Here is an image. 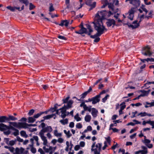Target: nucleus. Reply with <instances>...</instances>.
Masks as SVG:
<instances>
[{
  "label": "nucleus",
  "mask_w": 154,
  "mask_h": 154,
  "mask_svg": "<svg viewBox=\"0 0 154 154\" xmlns=\"http://www.w3.org/2000/svg\"><path fill=\"white\" fill-rule=\"evenodd\" d=\"M94 27L97 32L94 35H90L91 38H94L100 36L103 34L104 31H106L107 29H106L104 26L102 25V23H96L95 25H94Z\"/></svg>",
  "instance_id": "obj_1"
},
{
  "label": "nucleus",
  "mask_w": 154,
  "mask_h": 154,
  "mask_svg": "<svg viewBox=\"0 0 154 154\" xmlns=\"http://www.w3.org/2000/svg\"><path fill=\"white\" fill-rule=\"evenodd\" d=\"M106 11H103L98 12L97 13L95 17V20L92 23L95 25V23H102V25L103 26L102 23V20L104 19V17L106 16L105 12Z\"/></svg>",
  "instance_id": "obj_2"
},
{
  "label": "nucleus",
  "mask_w": 154,
  "mask_h": 154,
  "mask_svg": "<svg viewBox=\"0 0 154 154\" xmlns=\"http://www.w3.org/2000/svg\"><path fill=\"white\" fill-rule=\"evenodd\" d=\"M73 103V101L72 100H70L68 102L67 105H64L62 108L60 109V110H61V117L62 118H64L66 116V109L72 107V105Z\"/></svg>",
  "instance_id": "obj_3"
},
{
  "label": "nucleus",
  "mask_w": 154,
  "mask_h": 154,
  "mask_svg": "<svg viewBox=\"0 0 154 154\" xmlns=\"http://www.w3.org/2000/svg\"><path fill=\"white\" fill-rule=\"evenodd\" d=\"M86 27L87 29H88L89 32H88L87 31V29L83 26L82 25V27L79 31H75V33L79 34H83V33L87 34L88 35H91V33L93 32V30L91 28L90 25L87 24H86Z\"/></svg>",
  "instance_id": "obj_4"
},
{
  "label": "nucleus",
  "mask_w": 154,
  "mask_h": 154,
  "mask_svg": "<svg viewBox=\"0 0 154 154\" xmlns=\"http://www.w3.org/2000/svg\"><path fill=\"white\" fill-rule=\"evenodd\" d=\"M41 127L42 129L40 130L39 132V133L42 134H44L45 133H49L51 132L53 129L51 126H47L45 127V124L44 123H42L39 126V127Z\"/></svg>",
  "instance_id": "obj_5"
},
{
  "label": "nucleus",
  "mask_w": 154,
  "mask_h": 154,
  "mask_svg": "<svg viewBox=\"0 0 154 154\" xmlns=\"http://www.w3.org/2000/svg\"><path fill=\"white\" fill-rule=\"evenodd\" d=\"M142 53L145 56H150L152 54V53L150 52V48L148 46L143 48Z\"/></svg>",
  "instance_id": "obj_6"
},
{
  "label": "nucleus",
  "mask_w": 154,
  "mask_h": 154,
  "mask_svg": "<svg viewBox=\"0 0 154 154\" xmlns=\"http://www.w3.org/2000/svg\"><path fill=\"white\" fill-rule=\"evenodd\" d=\"M126 24H127L129 27L131 28L132 29L137 28L140 25L139 23H137V20L134 21L132 23V24H131L128 22Z\"/></svg>",
  "instance_id": "obj_7"
},
{
  "label": "nucleus",
  "mask_w": 154,
  "mask_h": 154,
  "mask_svg": "<svg viewBox=\"0 0 154 154\" xmlns=\"http://www.w3.org/2000/svg\"><path fill=\"white\" fill-rule=\"evenodd\" d=\"M135 11V8H132L128 12V17L131 20H132L133 19L134 14Z\"/></svg>",
  "instance_id": "obj_8"
},
{
  "label": "nucleus",
  "mask_w": 154,
  "mask_h": 154,
  "mask_svg": "<svg viewBox=\"0 0 154 154\" xmlns=\"http://www.w3.org/2000/svg\"><path fill=\"white\" fill-rule=\"evenodd\" d=\"M39 135L43 142V145L45 146L47 145L48 142L46 137L45 136V134L39 133Z\"/></svg>",
  "instance_id": "obj_9"
},
{
  "label": "nucleus",
  "mask_w": 154,
  "mask_h": 154,
  "mask_svg": "<svg viewBox=\"0 0 154 154\" xmlns=\"http://www.w3.org/2000/svg\"><path fill=\"white\" fill-rule=\"evenodd\" d=\"M150 140L146 138L144 139V140L142 141V142L145 144L149 148H151L152 147L153 145L152 144H149L150 143Z\"/></svg>",
  "instance_id": "obj_10"
},
{
  "label": "nucleus",
  "mask_w": 154,
  "mask_h": 154,
  "mask_svg": "<svg viewBox=\"0 0 154 154\" xmlns=\"http://www.w3.org/2000/svg\"><path fill=\"white\" fill-rule=\"evenodd\" d=\"M108 27H110L113 25L112 27H113L115 24V22L113 19H109L107 20L106 23Z\"/></svg>",
  "instance_id": "obj_11"
},
{
  "label": "nucleus",
  "mask_w": 154,
  "mask_h": 154,
  "mask_svg": "<svg viewBox=\"0 0 154 154\" xmlns=\"http://www.w3.org/2000/svg\"><path fill=\"white\" fill-rule=\"evenodd\" d=\"M141 147L143 149L145 150H139L136 151L135 152V154H139L140 153L141 154H146L147 153V151L146 147L143 146H142Z\"/></svg>",
  "instance_id": "obj_12"
},
{
  "label": "nucleus",
  "mask_w": 154,
  "mask_h": 154,
  "mask_svg": "<svg viewBox=\"0 0 154 154\" xmlns=\"http://www.w3.org/2000/svg\"><path fill=\"white\" fill-rule=\"evenodd\" d=\"M100 95H98L96 96L93 97V102L92 103L93 104H95L100 101Z\"/></svg>",
  "instance_id": "obj_13"
},
{
  "label": "nucleus",
  "mask_w": 154,
  "mask_h": 154,
  "mask_svg": "<svg viewBox=\"0 0 154 154\" xmlns=\"http://www.w3.org/2000/svg\"><path fill=\"white\" fill-rule=\"evenodd\" d=\"M28 124L25 122H18V128H28Z\"/></svg>",
  "instance_id": "obj_14"
},
{
  "label": "nucleus",
  "mask_w": 154,
  "mask_h": 154,
  "mask_svg": "<svg viewBox=\"0 0 154 154\" xmlns=\"http://www.w3.org/2000/svg\"><path fill=\"white\" fill-rule=\"evenodd\" d=\"M10 128L6 125L2 123H0V130L3 131L7 129H9Z\"/></svg>",
  "instance_id": "obj_15"
},
{
  "label": "nucleus",
  "mask_w": 154,
  "mask_h": 154,
  "mask_svg": "<svg viewBox=\"0 0 154 154\" xmlns=\"http://www.w3.org/2000/svg\"><path fill=\"white\" fill-rule=\"evenodd\" d=\"M131 4H132L133 5L136 7L135 8H137L140 5V1L139 0H133L130 2Z\"/></svg>",
  "instance_id": "obj_16"
},
{
  "label": "nucleus",
  "mask_w": 154,
  "mask_h": 154,
  "mask_svg": "<svg viewBox=\"0 0 154 154\" xmlns=\"http://www.w3.org/2000/svg\"><path fill=\"white\" fill-rule=\"evenodd\" d=\"M59 25L62 26L64 25L66 27H67L69 25V21L68 20H62Z\"/></svg>",
  "instance_id": "obj_17"
},
{
  "label": "nucleus",
  "mask_w": 154,
  "mask_h": 154,
  "mask_svg": "<svg viewBox=\"0 0 154 154\" xmlns=\"http://www.w3.org/2000/svg\"><path fill=\"white\" fill-rule=\"evenodd\" d=\"M10 129L15 131L13 133V134L14 136H16L19 134V133L18 130L12 126H10Z\"/></svg>",
  "instance_id": "obj_18"
},
{
  "label": "nucleus",
  "mask_w": 154,
  "mask_h": 154,
  "mask_svg": "<svg viewBox=\"0 0 154 154\" xmlns=\"http://www.w3.org/2000/svg\"><path fill=\"white\" fill-rule=\"evenodd\" d=\"M7 121V117L5 116H0V122H5Z\"/></svg>",
  "instance_id": "obj_19"
},
{
  "label": "nucleus",
  "mask_w": 154,
  "mask_h": 154,
  "mask_svg": "<svg viewBox=\"0 0 154 154\" xmlns=\"http://www.w3.org/2000/svg\"><path fill=\"white\" fill-rule=\"evenodd\" d=\"M92 110L91 114L92 116L94 117H96L97 116V113L98 112L97 110L94 108H92Z\"/></svg>",
  "instance_id": "obj_20"
},
{
  "label": "nucleus",
  "mask_w": 154,
  "mask_h": 154,
  "mask_svg": "<svg viewBox=\"0 0 154 154\" xmlns=\"http://www.w3.org/2000/svg\"><path fill=\"white\" fill-rule=\"evenodd\" d=\"M149 90L147 91L144 90H142L141 91V92H142V94L140 95V96H141V97H144L147 96L149 94Z\"/></svg>",
  "instance_id": "obj_21"
},
{
  "label": "nucleus",
  "mask_w": 154,
  "mask_h": 154,
  "mask_svg": "<svg viewBox=\"0 0 154 154\" xmlns=\"http://www.w3.org/2000/svg\"><path fill=\"white\" fill-rule=\"evenodd\" d=\"M8 117H7V121H15L16 120H17V118L16 117H15L13 116H11L10 115H8Z\"/></svg>",
  "instance_id": "obj_22"
},
{
  "label": "nucleus",
  "mask_w": 154,
  "mask_h": 154,
  "mask_svg": "<svg viewBox=\"0 0 154 154\" xmlns=\"http://www.w3.org/2000/svg\"><path fill=\"white\" fill-rule=\"evenodd\" d=\"M146 105H145V107L146 108L154 106V102H152L150 103H149L148 102H146Z\"/></svg>",
  "instance_id": "obj_23"
},
{
  "label": "nucleus",
  "mask_w": 154,
  "mask_h": 154,
  "mask_svg": "<svg viewBox=\"0 0 154 154\" xmlns=\"http://www.w3.org/2000/svg\"><path fill=\"white\" fill-rule=\"evenodd\" d=\"M38 138L37 136H34L33 137L30 139V141L32 144H33V141L35 140L36 142L38 141Z\"/></svg>",
  "instance_id": "obj_24"
},
{
  "label": "nucleus",
  "mask_w": 154,
  "mask_h": 154,
  "mask_svg": "<svg viewBox=\"0 0 154 154\" xmlns=\"http://www.w3.org/2000/svg\"><path fill=\"white\" fill-rule=\"evenodd\" d=\"M9 123L10 124V126L9 127L10 128V126H13L16 128H18V123H17L16 122H9Z\"/></svg>",
  "instance_id": "obj_25"
},
{
  "label": "nucleus",
  "mask_w": 154,
  "mask_h": 154,
  "mask_svg": "<svg viewBox=\"0 0 154 154\" xmlns=\"http://www.w3.org/2000/svg\"><path fill=\"white\" fill-rule=\"evenodd\" d=\"M28 122L29 123H32L34 122L35 121V119L34 117H30L28 118Z\"/></svg>",
  "instance_id": "obj_26"
},
{
  "label": "nucleus",
  "mask_w": 154,
  "mask_h": 154,
  "mask_svg": "<svg viewBox=\"0 0 154 154\" xmlns=\"http://www.w3.org/2000/svg\"><path fill=\"white\" fill-rule=\"evenodd\" d=\"M54 135L57 137H61L62 136V134L60 133H58L57 130H55L54 131Z\"/></svg>",
  "instance_id": "obj_27"
},
{
  "label": "nucleus",
  "mask_w": 154,
  "mask_h": 154,
  "mask_svg": "<svg viewBox=\"0 0 154 154\" xmlns=\"http://www.w3.org/2000/svg\"><path fill=\"white\" fill-rule=\"evenodd\" d=\"M91 119V117L89 115H86L85 118V121L87 122H89Z\"/></svg>",
  "instance_id": "obj_28"
},
{
  "label": "nucleus",
  "mask_w": 154,
  "mask_h": 154,
  "mask_svg": "<svg viewBox=\"0 0 154 154\" xmlns=\"http://www.w3.org/2000/svg\"><path fill=\"white\" fill-rule=\"evenodd\" d=\"M55 116V114H52L50 115H48L47 116L43 117V118L45 119V120L50 119L51 118H52L54 116Z\"/></svg>",
  "instance_id": "obj_29"
},
{
  "label": "nucleus",
  "mask_w": 154,
  "mask_h": 154,
  "mask_svg": "<svg viewBox=\"0 0 154 154\" xmlns=\"http://www.w3.org/2000/svg\"><path fill=\"white\" fill-rule=\"evenodd\" d=\"M6 8L12 12H14L15 11V7H13L11 6H9L7 7Z\"/></svg>",
  "instance_id": "obj_30"
},
{
  "label": "nucleus",
  "mask_w": 154,
  "mask_h": 154,
  "mask_svg": "<svg viewBox=\"0 0 154 154\" xmlns=\"http://www.w3.org/2000/svg\"><path fill=\"white\" fill-rule=\"evenodd\" d=\"M146 124H149L152 126V128H154V121H151L149 120V121L146 122Z\"/></svg>",
  "instance_id": "obj_31"
},
{
  "label": "nucleus",
  "mask_w": 154,
  "mask_h": 154,
  "mask_svg": "<svg viewBox=\"0 0 154 154\" xmlns=\"http://www.w3.org/2000/svg\"><path fill=\"white\" fill-rule=\"evenodd\" d=\"M20 134L21 136L24 137L26 138L27 137L28 135L26 134L25 131H21L20 132Z\"/></svg>",
  "instance_id": "obj_32"
},
{
  "label": "nucleus",
  "mask_w": 154,
  "mask_h": 154,
  "mask_svg": "<svg viewBox=\"0 0 154 154\" xmlns=\"http://www.w3.org/2000/svg\"><path fill=\"white\" fill-rule=\"evenodd\" d=\"M35 6L32 3H30L29 4V9L30 10H32L35 8Z\"/></svg>",
  "instance_id": "obj_33"
},
{
  "label": "nucleus",
  "mask_w": 154,
  "mask_h": 154,
  "mask_svg": "<svg viewBox=\"0 0 154 154\" xmlns=\"http://www.w3.org/2000/svg\"><path fill=\"white\" fill-rule=\"evenodd\" d=\"M43 114V112H40L39 113H37L33 117L35 118V119H37Z\"/></svg>",
  "instance_id": "obj_34"
},
{
  "label": "nucleus",
  "mask_w": 154,
  "mask_h": 154,
  "mask_svg": "<svg viewBox=\"0 0 154 154\" xmlns=\"http://www.w3.org/2000/svg\"><path fill=\"white\" fill-rule=\"evenodd\" d=\"M69 98L70 97L69 96H68L67 97H66L65 99H63L62 101L63 102V103H67V104L68 102L70 100H69L68 101V100L69 99Z\"/></svg>",
  "instance_id": "obj_35"
},
{
  "label": "nucleus",
  "mask_w": 154,
  "mask_h": 154,
  "mask_svg": "<svg viewBox=\"0 0 154 154\" xmlns=\"http://www.w3.org/2000/svg\"><path fill=\"white\" fill-rule=\"evenodd\" d=\"M125 102H123L121 104H120L121 106L120 109L123 110L126 107V105H125Z\"/></svg>",
  "instance_id": "obj_36"
},
{
  "label": "nucleus",
  "mask_w": 154,
  "mask_h": 154,
  "mask_svg": "<svg viewBox=\"0 0 154 154\" xmlns=\"http://www.w3.org/2000/svg\"><path fill=\"white\" fill-rule=\"evenodd\" d=\"M60 122L63 125H65L68 123V120L67 119H66L64 120H60Z\"/></svg>",
  "instance_id": "obj_37"
},
{
  "label": "nucleus",
  "mask_w": 154,
  "mask_h": 154,
  "mask_svg": "<svg viewBox=\"0 0 154 154\" xmlns=\"http://www.w3.org/2000/svg\"><path fill=\"white\" fill-rule=\"evenodd\" d=\"M50 7L49 8V11L50 12H52L54 11V9L53 7V5L52 3H50Z\"/></svg>",
  "instance_id": "obj_38"
},
{
  "label": "nucleus",
  "mask_w": 154,
  "mask_h": 154,
  "mask_svg": "<svg viewBox=\"0 0 154 154\" xmlns=\"http://www.w3.org/2000/svg\"><path fill=\"white\" fill-rule=\"evenodd\" d=\"M102 144L100 143H98L96 144L95 146L97 148L95 149H96L101 150V147Z\"/></svg>",
  "instance_id": "obj_39"
},
{
  "label": "nucleus",
  "mask_w": 154,
  "mask_h": 154,
  "mask_svg": "<svg viewBox=\"0 0 154 154\" xmlns=\"http://www.w3.org/2000/svg\"><path fill=\"white\" fill-rule=\"evenodd\" d=\"M108 8H109L111 9L112 11L113 12V7L114 6L113 5V4L112 3H108Z\"/></svg>",
  "instance_id": "obj_40"
},
{
  "label": "nucleus",
  "mask_w": 154,
  "mask_h": 154,
  "mask_svg": "<svg viewBox=\"0 0 154 154\" xmlns=\"http://www.w3.org/2000/svg\"><path fill=\"white\" fill-rule=\"evenodd\" d=\"M74 119L76 120L77 121H80L81 120V118L79 117V114H77L74 116Z\"/></svg>",
  "instance_id": "obj_41"
},
{
  "label": "nucleus",
  "mask_w": 154,
  "mask_h": 154,
  "mask_svg": "<svg viewBox=\"0 0 154 154\" xmlns=\"http://www.w3.org/2000/svg\"><path fill=\"white\" fill-rule=\"evenodd\" d=\"M65 4L66 5V9H69L70 8L69 0H66Z\"/></svg>",
  "instance_id": "obj_42"
},
{
  "label": "nucleus",
  "mask_w": 154,
  "mask_h": 154,
  "mask_svg": "<svg viewBox=\"0 0 154 154\" xmlns=\"http://www.w3.org/2000/svg\"><path fill=\"white\" fill-rule=\"evenodd\" d=\"M58 38L59 39H61L62 40H66V38L65 37H64V36H62V35H58Z\"/></svg>",
  "instance_id": "obj_43"
},
{
  "label": "nucleus",
  "mask_w": 154,
  "mask_h": 154,
  "mask_svg": "<svg viewBox=\"0 0 154 154\" xmlns=\"http://www.w3.org/2000/svg\"><path fill=\"white\" fill-rule=\"evenodd\" d=\"M88 94L87 92L86 91L84 93H83L81 95V98H84L87 95V94Z\"/></svg>",
  "instance_id": "obj_44"
},
{
  "label": "nucleus",
  "mask_w": 154,
  "mask_h": 154,
  "mask_svg": "<svg viewBox=\"0 0 154 154\" xmlns=\"http://www.w3.org/2000/svg\"><path fill=\"white\" fill-rule=\"evenodd\" d=\"M82 125L80 123H77L76 125V128L79 129L82 128Z\"/></svg>",
  "instance_id": "obj_45"
},
{
  "label": "nucleus",
  "mask_w": 154,
  "mask_h": 154,
  "mask_svg": "<svg viewBox=\"0 0 154 154\" xmlns=\"http://www.w3.org/2000/svg\"><path fill=\"white\" fill-rule=\"evenodd\" d=\"M146 115H147L146 113V112H141V113H139L138 115V116H139L140 115L141 116L143 117V116H146Z\"/></svg>",
  "instance_id": "obj_46"
},
{
  "label": "nucleus",
  "mask_w": 154,
  "mask_h": 154,
  "mask_svg": "<svg viewBox=\"0 0 154 154\" xmlns=\"http://www.w3.org/2000/svg\"><path fill=\"white\" fill-rule=\"evenodd\" d=\"M15 152L14 153V154H20V149L18 148H17L15 149Z\"/></svg>",
  "instance_id": "obj_47"
},
{
  "label": "nucleus",
  "mask_w": 154,
  "mask_h": 154,
  "mask_svg": "<svg viewBox=\"0 0 154 154\" xmlns=\"http://www.w3.org/2000/svg\"><path fill=\"white\" fill-rule=\"evenodd\" d=\"M152 11H149V13H148V15L146 16L145 17L146 18V17L148 19H149V18L151 17V16H152L151 14H152Z\"/></svg>",
  "instance_id": "obj_48"
},
{
  "label": "nucleus",
  "mask_w": 154,
  "mask_h": 154,
  "mask_svg": "<svg viewBox=\"0 0 154 154\" xmlns=\"http://www.w3.org/2000/svg\"><path fill=\"white\" fill-rule=\"evenodd\" d=\"M35 110L34 109H31L29 111V112H28V114L29 116H31L33 114Z\"/></svg>",
  "instance_id": "obj_49"
},
{
  "label": "nucleus",
  "mask_w": 154,
  "mask_h": 154,
  "mask_svg": "<svg viewBox=\"0 0 154 154\" xmlns=\"http://www.w3.org/2000/svg\"><path fill=\"white\" fill-rule=\"evenodd\" d=\"M15 141L12 140L9 141V144L10 145L12 146L15 144Z\"/></svg>",
  "instance_id": "obj_50"
},
{
  "label": "nucleus",
  "mask_w": 154,
  "mask_h": 154,
  "mask_svg": "<svg viewBox=\"0 0 154 154\" xmlns=\"http://www.w3.org/2000/svg\"><path fill=\"white\" fill-rule=\"evenodd\" d=\"M109 97V95L108 94L106 95L102 99V101L104 102L107 99L108 97Z\"/></svg>",
  "instance_id": "obj_51"
},
{
  "label": "nucleus",
  "mask_w": 154,
  "mask_h": 154,
  "mask_svg": "<svg viewBox=\"0 0 154 154\" xmlns=\"http://www.w3.org/2000/svg\"><path fill=\"white\" fill-rule=\"evenodd\" d=\"M51 132L48 133L46 134V136L47 137L48 139H51L52 137V136L50 134Z\"/></svg>",
  "instance_id": "obj_52"
},
{
  "label": "nucleus",
  "mask_w": 154,
  "mask_h": 154,
  "mask_svg": "<svg viewBox=\"0 0 154 154\" xmlns=\"http://www.w3.org/2000/svg\"><path fill=\"white\" fill-rule=\"evenodd\" d=\"M66 134L67 135V137L68 138L72 136V134H71L70 133V131H68L67 132V133Z\"/></svg>",
  "instance_id": "obj_53"
},
{
  "label": "nucleus",
  "mask_w": 154,
  "mask_h": 154,
  "mask_svg": "<svg viewBox=\"0 0 154 154\" xmlns=\"http://www.w3.org/2000/svg\"><path fill=\"white\" fill-rule=\"evenodd\" d=\"M17 140L20 142H23V139H21L20 137L17 136Z\"/></svg>",
  "instance_id": "obj_54"
},
{
  "label": "nucleus",
  "mask_w": 154,
  "mask_h": 154,
  "mask_svg": "<svg viewBox=\"0 0 154 154\" xmlns=\"http://www.w3.org/2000/svg\"><path fill=\"white\" fill-rule=\"evenodd\" d=\"M22 2L25 4L26 5H27L29 4L28 0H23Z\"/></svg>",
  "instance_id": "obj_55"
},
{
  "label": "nucleus",
  "mask_w": 154,
  "mask_h": 154,
  "mask_svg": "<svg viewBox=\"0 0 154 154\" xmlns=\"http://www.w3.org/2000/svg\"><path fill=\"white\" fill-rule=\"evenodd\" d=\"M29 131L32 132H34L37 131V129L36 128H29Z\"/></svg>",
  "instance_id": "obj_56"
},
{
  "label": "nucleus",
  "mask_w": 154,
  "mask_h": 154,
  "mask_svg": "<svg viewBox=\"0 0 154 154\" xmlns=\"http://www.w3.org/2000/svg\"><path fill=\"white\" fill-rule=\"evenodd\" d=\"M101 150L94 149V154H100Z\"/></svg>",
  "instance_id": "obj_57"
},
{
  "label": "nucleus",
  "mask_w": 154,
  "mask_h": 154,
  "mask_svg": "<svg viewBox=\"0 0 154 154\" xmlns=\"http://www.w3.org/2000/svg\"><path fill=\"white\" fill-rule=\"evenodd\" d=\"M74 126V123L73 122H71L70 123L69 126L71 128H73Z\"/></svg>",
  "instance_id": "obj_58"
},
{
  "label": "nucleus",
  "mask_w": 154,
  "mask_h": 154,
  "mask_svg": "<svg viewBox=\"0 0 154 154\" xmlns=\"http://www.w3.org/2000/svg\"><path fill=\"white\" fill-rule=\"evenodd\" d=\"M63 140L62 138H59L57 140V141L59 143H61L63 142Z\"/></svg>",
  "instance_id": "obj_59"
},
{
  "label": "nucleus",
  "mask_w": 154,
  "mask_h": 154,
  "mask_svg": "<svg viewBox=\"0 0 154 154\" xmlns=\"http://www.w3.org/2000/svg\"><path fill=\"white\" fill-rule=\"evenodd\" d=\"M31 151L32 153H35L36 152V149L35 148L32 147L31 149Z\"/></svg>",
  "instance_id": "obj_60"
},
{
  "label": "nucleus",
  "mask_w": 154,
  "mask_h": 154,
  "mask_svg": "<svg viewBox=\"0 0 154 154\" xmlns=\"http://www.w3.org/2000/svg\"><path fill=\"white\" fill-rule=\"evenodd\" d=\"M38 151V152H40L41 154H45V152L41 148L39 149Z\"/></svg>",
  "instance_id": "obj_61"
},
{
  "label": "nucleus",
  "mask_w": 154,
  "mask_h": 154,
  "mask_svg": "<svg viewBox=\"0 0 154 154\" xmlns=\"http://www.w3.org/2000/svg\"><path fill=\"white\" fill-rule=\"evenodd\" d=\"M85 145V143L83 141H81L80 143V146L82 147H83Z\"/></svg>",
  "instance_id": "obj_62"
},
{
  "label": "nucleus",
  "mask_w": 154,
  "mask_h": 154,
  "mask_svg": "<svg viewBox=\"0 0 154 154\" xmlns=\"http://www.w3.org/2000/svg\"><path fill=\"white\" fill-rule=\"evenodd\" d=\"M100 38L97 37L94 40V42H97L100 41Z\"/></svg>",
  "instance_id": "obj_63"
},
{
  "label": "nucleus",
  "mask_w": 154,
  "mask_h": 154,
  "mask_svg": "<svg viewBox=\"0 0 154 154\" xmlns=\"http://www.w3.org/2000/svg\"><path fill=\"white\" fill-rule=\"evenodd\" d=\"M57 141V140L56 139H54L51 141V143H52L54 145H55Z\"/></svg>",
  "instance_id": "obj_64"
}]
</instances>
